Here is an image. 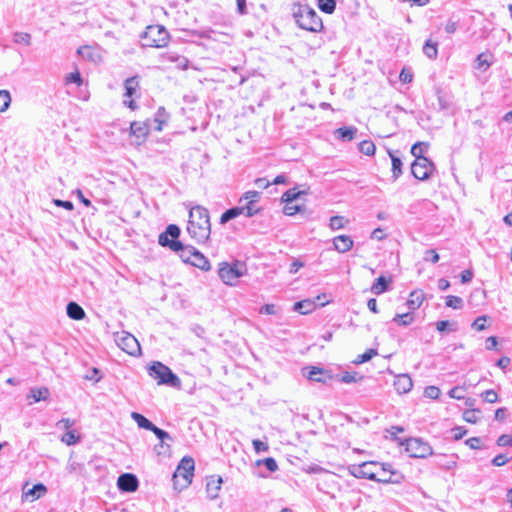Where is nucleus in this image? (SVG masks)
I'll list each match as a JSON object with an SVG mask.
<instances>
[{"label":"nucleus","mask_w":512,"mask_h":512,"mask_svg":"<svg viewBox=\"0 0 512 512\" xmlns=\"http://www.w3.org/2000/svg\"><path fill=\"white\" fill-rule=\"evenodd\" d=\"M187 232L197 243H205L211 234V223L208 209L201 205L191 207Z\"/></svg>","instance_id":"1"},{"label":"nucleus","mask_w":512,"mask_h":512,"mask_svg":"<svg viewBox=\"0 0 512 512\" xmlns=\"http://www.w3.org/2000/svg\"><path fill=\"white\" fill-rule=\"evenodd\" d=\"M179 236L180 228L175 224H170L159 235L158 243L163 247H169L179 255L183 262L189 264L196 248L191 245H184L181 241L177 240Z\"/></svg>","instance_id":"2"},{"label":"nucleus","mask_w":512,"mask_h":512,"mask_svg":"<svg viewBox=\"0 0 512 512\" xmlns=\"http://www.w3.org/2000/svg\"><path fill=\"white\" fill-rule=\"evenodd\" d=\"M293 17L301 29L318 32L323 27L322 20L315 10L307 5H296L293 9Z\"/></svg>","instance_id":"3"},{"label":"nucleus","mask_w":512,"mask_h":512,"mask_svg":"<svg viewBox=\"0 0 512 512\" xmlns=\"http://www.w3.org/2000/svg\"><path fill=\"white\" fill-rule=\"evenodd\" d=\"M194 468L195 463L192 457L185 456L181 459L172 476V481L176 489H182L191 484L194 476Z\"/></svg>","instance_id":"4"},{"label":"nucleus","mask_w":512,"mask_h":512,"mask_svg":"<svg viewBox=\"0 0 512 512\" xmlns=\"http://www.w3.org/2000/svg\"><path fill=\"white\" fill-rule=\"evenodd\" d=\"M146 46L162 48L169 42V33L162 25H150L141 35Z\"/></svg>","instance_id":"5"},{"label":"nucleus","mask_w":512,"mask_h":512,"mask_svg":"<svg viewBox=\"0 0 512 512\" xmlns=\"http://www.w3.org/2000/svg\"><path fill=\"white\" fill-rule=\"evenodd\" d=\"M149 375L158 381V384H166L176 387L180 384V379L169 367L161 362H153L148 369Z\"/></svg>","instance_id":"6"},{"label":"nucleus","mask_w":512,"mask_h":512,"mask_svg":"<svg viewBox=\"0 0 512 512\" xmlns=\"http://www.w3.org/2000/svg\"><path fill=\"white\" fill-rule=\"evenodd\" d=\"M245 270L244 265L240 262L233 264L222 262L219 264L218 275L225 284L234 285L244 275Z\"/></svg>","instance_id":"7"},{"label":"nucleus","mask_w":512,"mask_h":512,"mask_svg":"<svg viewBox=\"0 0 512 512\" xmlns=\"http://www.w3.org/2000/svg\"><path fill=\"white\" fill-rule=\"evenodd\" d=\"M401 444L405 446L406 452L413 458H426L433 454V449L429 443L420 438H409Z\"/></svg>","instance_id":"8"},{"label":"nucleus","mask_w":512,"mask_h":512,"mask_svg":"<svg viewBox=\"0 0 512 512\" xmlns=\"http://www.w3.org/2000/svg\"><path fill=\"white\" fill-rule=\"evenodd\" d=\"M114 340L117 346L131 356L140 354L141 348L138 340L126 331L114 334Z\"/></svg>","instance_id":"9"},{"label":"nucleus","mask_w":512,"mask_h":512,"mask_svg":"<svg viewBox=\"0 0 512 512\" xmlns=\"http://www.w3.org/2000/svg\"><path fill=\"white\" fill-rule=\"evenodd\" d=\"M435 165L434 163L426 158L414 160L411 164V173L412 175L421 181L427 180L434 172Z\"/></svg>","instance_id":"10"},{"label":"nucleus","mask_w":512,"mask_h":512,"mask_svg":"<svg viewBox=\"0 0 512 512\" xmlns=\"http://www.w3.org/2000/svg\"><path fill=\"white\" fill-rule=\"evenodd\" d=\"M375 464V461H367L358 465L354 464L349 467V472L356 478H364L374 481L376 473Z\"/></svg>","instance_id":"11"},{"label":"nucleus","mask_w":512,"mask_h":512,"mask_svg":"<svg viewBox=\"0 0 512 512\" xmlns=\"http://www.w3.org/2000/svg\"><path fill=\"white\" fill-rule=\"evenodd\" d=\"M258 211H259V208H251V207H248V206H245L244 204H242L241 206L233 207V208L226 210L220 217V223L225 224L240 215H245L246 217H252L255 214H257Z\"/></svg>","instance_id":"12"},{"label":"nucleus","mask_w":512,"mask_h":512,"mask_svg":"<svg viewBox=\"0 0 512 512\" xmlns=\"http://www.w3.org/2000/svg\"><path fill=\"white\" fill-rule=\"evenodd\" d=\"M376 473L374 481L380 483H392L394 482L392 476L395 472L392 470V465L389 463H379L376 462Z\"/></svg>","instance_id":"13"},{"label":"nucleus","mask_w":512,"mask_h":512,"mask_svg":"<svg viewBox=\"0 0 512 512\" xmlns=\"http://www.w3.org/2000/svg\"><path fill=\"white\" fill-rule=\"evenodd\" d=\"M117 485L121 491L134 492L139 486V481L135 475L125 473L118 477Z\"/></svg>","instance_id":"14"},{"label":"nucleus","mask_w":512,"mask_h":512,"mask_svg":"<svg viewBox=\"0 0 512 512\" xmlns=\"http://www.w3.org/2000/svg\"><path fill=\"white\" fill-rule=\"evenodd\" d=\"M394 387L399 394L408 393L412 387L413 382L408 374H399L395 377Z\"/></svg>","instance_id":"15"},{"label":"nucleus","mask_w":512,"mask_h":512,"mask_svg":"<svg viewBox=\"0 0 512 512\" xmlns=\"http://www.w3.org/2000/svg\"><path fill=\"white\" fill-rule=\"evenodd\" d=\"M222 478L219 476H211L208 478L206 483V492L211 500L218 497V493L221 489Z\"/></svg>","instance_id":"16"},{"label":"nucleus","mask_w":512,"mask_h":512,"mask_svg":"<svg viewBox=\"0 0 512 512\" xmlns=\"http://www.w3.org/2000/svg\"><path fill=\"white\" fill-rule=\"evenodd\" d=\"M333 244L339 253H345L353 247V240L348 235H339L333 239Z\"/></svg>","instance_id":"17"},{"label":"nucleus","mask_w":512,"mask_h":512,"mask_svg":"<svg viewBox=\"0 0 512 512\" xmlns=\"http://www.w3.org/2000/svg\"><path fill=\"white\" fill-rule=\"evenodd\" d=\"M78 55H80L83 59L89 60L93 63H98L101 61L100 53L91 46H81L77 50Z\"/></svg>","instance_id":"18"},{"label":"nucleus","mask_w":512,"mask_h":512,"mask_svg":"<svg viewBox=\"0 0 512 512\" xmlns=\"http://www.w3.org/2000/svg\"><path fill=\"white\" fill-rule=\"evenodd\" d=\"M307 369H308V373H307L306 377L310 381L326 383L328 379H331V376L328 375L326 371H324L323 369H321L319 367L312 366Z\"/></svg>","instance_id":"19"},{"label":"nucleus","mask_w":512,"mask_h":512,"mask_svg":"<svg viewBox=\"0 0 512 512\" xmlns=\"http://www.w3.org/2000/svg\"><path fill=\"white\" fill-rule=\"evenodd\" d=\"M388 154L391 158L392 178H393V181H396L403 173V171H402L403 163H402L400 156L398 155L399 151L394 152V151L389 150Z\"/></svg>","instance_id":"20"},{"label":"nucleus","mask_w":512,"mask_h":512,"mask_svg":"<svg viewBox=\"0 0 512 512\" xmlns=\"http://www.w3.org/2000/svg\"><path fill=\"white\" fill-rule=\"evenodd\" d=\"M189 264L203 271H209L211 269L209 260L197 249L194 251Z\"/></svg>","instance_id":"21"},{"label":"nucleus","mask_w":512,"mask_h":512,"mask_svg":"<svg viewBox=\"0 0 512 512\" xmlns=\"http://www.w3.org/2000/svg\"><path fill=\"white\" fill-rule=\"evenodd\" d=\"M130 129L131 134L139 140L138 144L146 138L149 132L147 123L139 121L131 123Z\"/></svg>","instance_id":"22"},{"label":"nucleus","mask_w":512,"mask_h":512,"mask_svg":"<svg viewBox=\"0 0 512 512\" xmlns=\"http://www.w3.org/2000/svg\"><path fill=\"white\" fill-rule=\"evenodd\" d=\"M317 304L315 302V300H310V299H305V300H302V301H298L294 304V311H297L299 312L300 314H309L311 313L312 311L315 310Z\"/></svg>","instance_id":"23"},{"label":"nucleus","mask_w":512,"mask_h":512,"mask_svg":"<svg viewBox=\"0 0 512 512\" xmlns=\"http://www.w3.org/2000/svg\"><path fill=\"white\" fill-rule=\"evenodd\" d=\"M66 312L68 317L73 320H82L85 317L84 309L76 302L68 303Z\"/></svg>","instance_id":"24"},{"label":"nucleus","mask_w":512,"mask_h":512,"mask_svg":"<svg viewBox=\"0 0 512 512\" xmlns=\"http://www.w3.org/2000/svg\"><path fill=\"white\" fill-rule=\"evenodd\" d=\"M124 88H125L124 96L127 98H131L133 95L136 94L137 90L139 89V77L133 76V77L127 78L124 82Z\"/></svg>","instance_id":"25"},{"label":"nucleus","mask_w":512,"mask_h":512,"mask_svg":"<svg viewBox=\"0 0 512 512\" xmlns=\"http://www.w3.org/2000/svg\"><path fill=\"white\" fill-rule=\"evenodd\" d=\"M492 55L489 53H480L475 60V68L486 71L492 65Z\"/></svg>","instance_id":"26"},{"label":"nucleus","mask_w":512,"mask_h":512,"mask_svg":"<svg viewBox=\"0 0 512 512\" xmlns=\"http://www.w3.org/2000/svg\"><path fill=\"white\" fill-rule=\"evenodd\" d=\"M357 132V128L350 127H340L335 131V135L338 139L342 141H351Z\"/></svg>","instance_id":"27"},{"label":"nucleus","mask_w":512,"mask_h":512,"mask_svg":"<svg viewBox=\"0 0 512 512\" xmlns=\"http://www.w3.org/2000/svg\"><path fill=\"white\" fill-rule=\"evenodd\" d=\"M424 300V295L422 292L413 291L410 293L409 298L406 302V305L409 309L415 310L418 309Z\"/></svg>","instance_id":"28"},{"label":"nucleus","mask_w":512,"mask_h":512,"mask_svg":"<svg viewBox=\"0 0 512 512\" xmlns=\"http://www.w3.org/2000/svg\"><path fill=\"white\" fill-rule=\"evenodd\" d=\"M391 282V279L387 280L386 277L380 276L376 279V281L371 286V292L375 295H380L384 293L387 288L388 284Z\"/></svg>","instance_id":"29"},{"label":"nucleus","mask_w":512,"mask_h":512,"mask_svg":"<svg viewBox=\"0 0 512 512\" xmlns=\"http://www.w3.org/2000/svg\"><path fill=\"white\" fill-rule=\"evenodd\" d=\"M49 389L47 387L32 388L27 398H32L34 402L46 400L49 396Z\"/></svg>","instance_id":"30"},{"label":"nucleus","mask_w":512,"mask_h":512,"mask_svg":"<svg viewBox=\"0 0 512 512\" xmlns=\"http://www.w3.org/2000/svg\"><path fill=\"white\" fill-rule=\"evenodd\" d=\"M131 417L140 428H143V429H146L149 431H151L153 428H155V425L140 413L132 412Z\"/></svg>","instance_id":"31"},{"label":"nucleus","mask_w":512,"mask_h":512,"mask_svg":"<svg viewBox=\"0 0 512 512\" xmlns=\"http://www.w3.org/2000/svg\"><path fill=\"white\" fill-rule=\"evenodd\" d=\"M260 199V193L258 191H248L244 194V196L240 199V203H244L245 206L256 208L255 204Z\"/></svg>","instance_id":"32"},{"label":"nucleus","mask_w":512,"mask_h":512,"mask_svg":"<svg viewBox=\"0 0 512 512\" xmlns=\"http://www.w3.org/2000/svg\"><path fill=\"white\" fill-rule=\"evenodd\" d=\"M423 53L429 59H436L438 55V43L428 39L423 46Z\"/></svg>","instance_id":"33"},{"label":"nucleus","mask_w":512,"mask_h":512,"mask_svg":"<svg viewBox=\"0 0 512 512\" xmlns=\"http://www.w3.org/2000/svg\"><path fill=\"white\" fill-rule=\"evenodd\" d=\"M304 194H306L305 191H299L297 188H291L282 195L281 200L284 203H292L300 199V197Z\"/></svg>","instance_id":"34"},{"label":"nucleus","mask_w":512,"mask_h":512,"mask_svg":"<svg viewBox=\"0 0 512 512\" xmlns=\"http://www.w3.org/2000/svg\"><path fill=\"white\" fill-rule=\"evenodd\" d=\"M47 488L44 484L38 483L34 485L32 488L28 489L24 492L26 497L31 496L32 500L39 499L44 493H46Z\"/></svg>","instance_id":"35"},{"label":"nucleus","mask_w":512,"mask_h":512,"mask_svg":"<svg viewBox=\"0 0 512 512\" xmlns=\"http://www.w3.org/2000/svg\"><path fill=\"white\" fill-rule=\"evenodd\" d=\"M32 41V36L26 32H15L13 34V42L16 44L30 46Z\"/></svg>","instance_id":"36"},{"label":"nucleus","mask_w":512,"mask_h":512,"mask_svg":"<svg viewBox=\"0 0 512 512\" xmlns=\"http://www.w3.org/2000/svg\"><path fill=\"white\" fill-rule=\"evenodd\" d=\"M481 416V410L479 409H468L463 412V419L468 422L475 424L479 421Z\"/></svg>","instance_id":"37"},{"label":"nucleus","mask_w":512,"mask_h":512,"mask_svg":"<svg viewBox=\"0 0 512 512\" xmlns=\"http://www.w3.org/2000/svg\"><path fill=\"white\" fill-rule=\"evenodd\" d=\"M154 121L158 124L156 130L161 131L163 129V125L168 121V114L163 107L158 109Z\"/></svg>","instance_id":"38"},{"label":"nucleus","mask_w":512,"mask_h":512,"mask_svg":"<svg viewBox=\"0 0 512 512\" xmlns=\"http://www.w3.org/2000/svg\"><path fill=\"white\" fill-rule=\"evenodd\" d=\"M413 320H414V316L410 312L403 313V314H397L393 318V322H395L401 326H407V325L411 324L413 322Z\"/></svg>","instance_id":"39"},{"label":"nucleus","mask_w":512,"mask_h":512,"mask_svg":"<svg viewBox=\"0 0 512 512\" xmlns=\"http://www.w3.org/2000/svg\"><path fill=\"white\" fill-rule=\"evenodd\" d=\"M318 7L322 12L331 14L334 12V10L336 8V1L335 0H318Z\"/></svg>","instance_id":"40"},{"label":"nucleus","mask_w":512,"mask_h":512,"mask_svg":"<svg viewBox=\"0 0 512 512\" xmlns=\"http://www.w3.org/2000/svg\"><path fill=\"white\" fill-rule=\"evenodd\" d=\"M423 147H428L427 143L417 142L411 147V154L415 157V160L426 159L427 157L423 156L424 149Z\"/></svg>","instance_id":"41"},{"label":"nucleus","mask_w":512,"mask_h":512,"mask_svg":"<svg viewBox=\"0 0 512 512\" xmlns=\"http://www.w3.org/2000/svg\"><path fill=\"white\" fill-rule=\"evenodd\" d=\"M348 223V220L343 216H332L330 218L329 227L332 230H339L344 228V226Z\"/></svg>","instance_id":"42"},{"label":"nucleus","mask_w":512,"mask_h":512,"mask_svg":"<svg viewBox=\"0 0 512 512\" xmlns=\"http://www.w3.org/2000/svg\"><path fill=\"white\" fill-rule=\"evenodd\" d=\"M359 150L361 153L372 156L375 153L376 147L372 141L364 140L359 144Z\"/></svg>","instance_id":"43"},{"label":"nucleus","mask_w":512,"mask_h":512,"mask_svg":"<svg viewBox=\"0 0 512 512\" xmlns=\"http://www.w3.org/2000/svg\"><path fill=\"white\" fill-rule=\"evenodd\" d=\"M446 306L453 309H462L463 300L458 296L449 295L446 297Z\"/></svg>","instance_id":"44"},{"label":"nucleus","mask_w":512,"mask_h":512,"mask_svg":"<svg viewBox=\"0 0 512 512\" xmlns=\"http://www.w3.org/2000/svg\"><path fill=\"white\" fill-rule=\"evenodd\" d=\"M302 211H303V206L298 205V204H294V202H292V203H285V206H284V209H283L284 214H286L288 216H293L296 213H300Z\"/></svg>","instance_id":"45"},{"label":"nucleus","mask_w":512,"mask_h":512,"mask_svg":"<svg viewBox=\"0 0 512 512\" xmlns=\"http://www.w3.org/2000/svg\"><path fill=\"white\" fill-rule=\"evenodd\" d=\"M11 102V97L8 91L0 90V112L8 109Z\"/></svg>","instance_id":"46"},{"label":"nucleus","mask_w":512,"mask_h":512,"mask_svg":"<svg viewBox=\"0 0 512 512\" xmlns=\"http://www.w3.org/2000/svg\"><path fill=\"white\" fill-rule=\"evenodd\" d=\"M151 432H153L156 435V437L161 441V443L158 446L159 448H163L164 447L163 442L165 440H170L171 439V436L169 435V433H167L166 431L158 428L157 426H155V428H153L151 430Z\"/></svg>","instance_id":"47"},{"label":"nucleus","mask_w":512,"mask_h":512,"mask_svg":"<svg viewBox=\"0 0 512 512\" xmlns=\"http://www.w3.org/2000/svg\"><path fill=\"white\" fill-rule=\"evenodd\" d=\"M375 355H377V350L369 349L365 353L358 355L354 362L356 364H362L369 361Z\"/></svg>","instance_id":"48"},{"label":"nucleus","mask_w":512,"mask_h":512,"mask_svg":"<svg viewBox=\"0 0 512 512\" xmlns=\"http://www.w3.org/2000/svg\"><path fill=\"white\" fill-rule=\"evenodd\" d=\"M61 441L70 446L76 444L79 441V437L76 436L74 431H68L62 436Z\"/></svg>","instance_id":"49"},{"label":"nucleus","mask_w":512,"mask_h":512,"mask_svg":"<svg viewBox=\"0 0 512 512\" xmlns=\"http://www.w3.org/2000/svg\"><path fill=\"white\" fill-rule=\"evenodd\" d=\"M66 84L75 83L77 86L83 84L82 77L78 71L68 74L65 78Z\"/></svg>","instance_id":"50"},{"label":"nucleus","mask_w":512,"mask_h":512,"mask_svg":"<svg viewBox=\"0 0 512 512\" xmlns=\"http://www.w3.org/2000/svg\"><path fill=\"white\" fill-rule=\"evenodd\" d=\"M440 393V389L436 386H427L424 390L425 397H428L430 399H438Z\"/></svg>","instance_id":"51"},{"label":"nucleus","mask_w":512,"mask_h":512,"mask_svg":"<svg viewBox=\"0 0 512 512\" xmlns=\"http://www.w3.org/2000/svg\"><path fill=\"white\" fill-rule=\"evenodd\" d=\"M481 397L488 403H496L498 401V395L493 389L484 391Z\"/></svg>","instance_id":"52"},{"label":"nucleus","mask_w":512,"mask_h":512,"mask_svg":"<svg viewBox=\"0 0 512 512\" xmlns=\"http://www.w3.org/2000/svg\"><path fill=\"white\" fill-rule=\"evenodd\" d=\"M487 320L488 317L486 315L479 316L472 323V327L475 328L477 331H482L486 328Z\"/></svg>","instance_id":"53"},{"label":"nucleus","mask_w":512,"mask_h":512,"mask_svg":"<svg viewBox=\"0 0 512 512\" xmlns=\"http://www.w3.org/2000/svg\"><path fill=\"white\" fill-rule=\"evenodd\" d=\"M261 463H263V464L265 465V467H266L270 472H274V471H276V470H277V468H278V465H277V463H276L275 459H274V458H271V457L266 458V459H264L263 461H258V462H257V464H258V465H259V464H261Z\"/></svg>","instance_id":"54"},{"label":"nucleus","mask_w":512,"mask_h":512,"mask_svg":"<svg viewBox=\"0 0 512 512\" xmlns=\"http://www.w3.org/2000/svg\"><path fill=\"white\" fill-rule=\"evenodd\" d=\"M450 326H454V327H452V328L450 329L451 331H455V330H456V324H455V323L451 324V323H450L449 321H447V320L438 321V322L436 323V329H437L439 332H444V331H446V329H447L448 327H450Z\"/></svg>","instance_id":"55"},{"label":"nucleus","mask_w":512,"mask_h":512,"mask_svg":"<svg viewBox=\"0 0 512 512\" xmlns=\"http://www.w3.org/2000/svg\"><path fill=\"white\" fill-rule=\"evenodd\" d=\"M252 444H253V447H254V450L256 451V453L266 452L269 448L265 442H263L259 439H254L252 441Z\"/></svg>","instance_id":"56"},{"label":"nucleus","mask_w":512,"mask_h":512,"mask_svg":"<svg viewBox=\"0 0 512 512\" xmlns=\"http://www.w3.org/2000/svg\"><path fill=\"white\" fill-rule=\"evenodd\" d=\"M497 445L501 447L512 446V436L503 434L497 439Z\"/></svg>","instance_id":"57"},{"label":"nucleus","mask_w":512,"mask_h":512,"mask_svg":"<svg viewBox=\"0 0 512 512\" xmlns=\"http://www.w3.org/2000/svg\"><path fill=\"white\" fill-rule=\"evenodd\" d=\"M507 462H508V457L505 454H499V455L495 456L492 460V464L497 467L503 466Z\"/></svg>","instance_id":"58"},{"label":"nucleus","mask_w":512,"mask_h":512,"mask_svg":"<svg viewBox=\"0 0 512 512\" xmlns=\"http://www.w3.org/2000/svg\"><path fill=\"white\" fill-rule=\"evenodd\" d=\"M188 63H189V60L182 55H179L175 61L176 67L179 69H182V70H186L188 68Z\"/></svg>","instance_id":"59"},{"label":"nucleus","mask_w":512,"mask_h":512,"mask_svg":"<svg viewBox=\"0 0 512 512\" xmlns=\"http://www.w3.org/2000/svg\"><path fill=\"white\" fill-rule=\"evenodd\" d=\"M179 54L175 52H166L161 55L162 62H171L175 63L176 58H178Z\"/></svg>","instance_id":"60"},{"label":"nucleus","mask_w":512,"mask_h":512,"mask_svg":"<svg viewBox=\"0 0 512 512\" xmlns=\"http://www.w3.org/2000/svg\"><path fill=\"white\" fill-rule=\"evenodd\" d=\"M424 259L425 260H430L432 263H437L438 260H439V255H438V253L435 250L430 249V250H427L425 252Z\"/></svg>","instance_id":"61"},{"label":"nucleus","mask_w":512,"mask_h":512,"mask_svg":"<svg viewBox=\"0 0 512 512\" xmlns=\"http://www.w3.org/2000/svg\"><path fill=\"white\" fill-rule=\"evenodd\" d=\"M462 390L461 387H453L449 392L448 395L450 398L461 400L464 399V395L460 393Z\"/></svg>","instance_id":"62"},{"label":"nucleus","mask_w":512,"mask_h":512,"mask_svg":"<svg viewBox=\"0 0 512 512\" xmlns=\"http://www.w3.org/2000/svg\"><path fill=\"white\" fill-rule=\"evenodd\" d=\"M457 29H458V23L456 21H453L451 19L447 21V23L445 25V31L448 34L455 33Z\"/></svg>","instance_id":"63"},{"label":"nucleus","mask_w":512,"mask_h":512,"mask_svg":"<svg viewBox=\"0 0 512 512\" xmlns=\"http://www.w3.org/2000/svg\"><path fill=\"white\" fill-rule=\"evenodd\" d=\"M399 79L402 83H410L413 79V75L411 72L403 69L399 75Z\"/></svg>","instance_id":"64"}]
</instances>
